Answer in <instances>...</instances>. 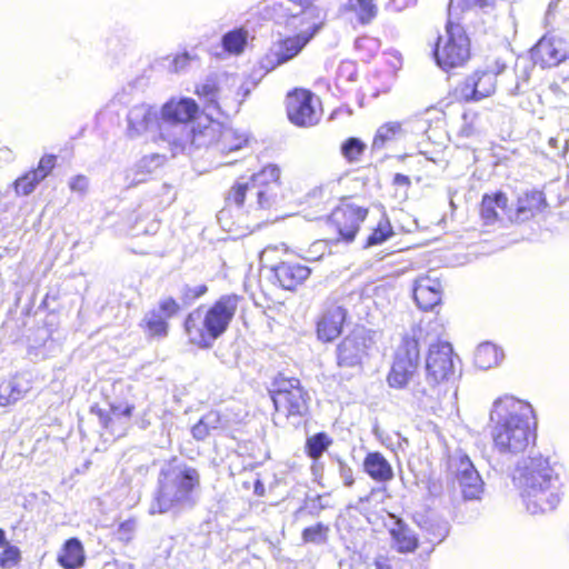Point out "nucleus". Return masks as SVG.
<instances>
[{"instance_id": "nucleus-1", "label": "nucleus", "mask_w": 569, "mask_h": 569, "mask_svg": "<svg viewBox=\"0 0 569 569\" xmlns=\"http://www.w3.org/2000/svg\"><path fill=\"white\" fill-rule=\"evenodd\" d=\"M489 421L493 449L511 459L525 452L536 439V417L531 405L506 395L492 403Z\"/></svg>"}, {"instance_id": "nucleus-2", "label": "nucleus", "mask_w": 569, "mask_h": 569, "mask_svg": "<svg viewBox=\"0 0 569 569\" xmlns=\"http://www.w3.org/2000/svg\"><path fill=\"white\" fill-rule=\"evenodd\" d=\"M516 479L526 509L532 515L556 509L563 496L565 482L559 468L542 456L525 461Z\"/></svg>"}, {"instance_id": "nucleus-3", "label": "nucleus", "mask_w": 569, "mask_h": 569, "mask_svg": "<svg viewBox=\"0 0 569 569\" xmlns=\"http://www.w3.org/2000/svg\"><path fill=\"white\" fill-rule=\"evenodd\" d=\"M238 305V296L227 295L208 308L194 309L184 321L189 341L200 348H211L213 342L227 331Z\"/></svg>"}, {"instance_id": "nucleus-4", "label": "nucleus", "mask_w": 569, "mask_h": 569, "mask_svg": "<svg viewBox=\"0 0 569 569\" xmlns=\"http://www.w3.org/2000/svg\"><path fill=\"white\" fill-rule=\"evenodd\" d=\"M455 355L450 343H430L426 357V383L412 388V397L423 408H433L447 391L448 382L455 377Z\"/></svg>"}, {"instance_id": "nucleus-5", "label": "nucleus", "mask_w": 569, "mask_h": 569, "mask_svg": "<svg viewBox=\"0 0 569 569\" xmlns=\"http://www.w3.org/2000/svg\"><path fill=\"white\" fill-rule=\"evenodd\" d=\"M431 329V321L420 320L402 332L387 376L389 387L403 389L415 377L420 366L421 345L427 343Z\"/></svg>"}, {"instance_id": "nucleus-6", "label": "nucleus", "mask_w": 569, "mask_h": 569, "mask_svg": "<svg viewBox=\"0 0 569 569\" xmlns=\"http://www.w3.org/2000/svg\"><path fill=\"white\" fill-rule=\"evenodd\" d=\"M199 485V472L194 468L177 460L170 461L161 469L159 490L150 506V512L163 513L189 502Z\"/></svg>"}, {"instance_id": "nucleus-7", "label": "nucleus", "mask_w": 569, "mask_h": 569, "mask_svg": "<svg viewBox=\"0 0 569 569\" xmlns=\"http://www.w3.org/2000/svg\"><path fill=\"white\" fill-rule=\"evenodd\" d=\"M280 171L276 166H267L250 178L241 177L232 186L227 201L237 207L248 203L249 210L269 209L276 201Z\"/></svg>"}, {"instance_id": "nucleus-8", "label": "nucleus", "mask_w": 569, "mask_h": 569, "mask_svg": "<svg viewBox=\"0 0 569 569\" xmlns=\"http://www.w3.org/2000/svg\"><path fill=\"white\" fill-rule=\"evenodd\" d=\"M460 2L463 0L449 1L446 32L438 38L435 49L437 64L445 71L462 67L470 58L469 38L458 22Z\"/></svg>"}, {"instance_id": "nucleus-9", "label": "nucleus", "mask_w": 569, "mask_h": 569, "mask_svg": "<svg viewBox=\"0 0 569 569\" xmlns=\"http://www.w3.org/2000/svg\"><path fill=\"white\" fill-rule=\"evenodd\" d=\"M272 387L271 398L276 409L273 415L274 423L296 426L308 409L307 393L302 389L300 381L296 378L278 376Z\"/></svg>"}, {"instance_id": "nucleus-10", "label": "nucleus", "mask_w": 569, "mask_h": 569, "mask_svg": "<svg viewBox=\"0 0 569 569\" xmlns=\"http://www.w3.org/2000/svg\"><path fill=\"white\" fill-rule=\"evenodd\" d=\"M321 22L312 21L296 36L287 37L279 41L268 53L261 59V68L271 71L278 66L293 59L298 56L307 43L318 33Z\"/></svg>"}, {"instance_id": "nucleus-11", "label": "nucleus", "mask_w": 569, "mask_h": 569, "mask_svg": "<svg viewBox=\"0 0 569 569\" xmlns=\"http://www.w3.org/2000/svg\"><path fill=\"white\" fill-rule=\"evenodd\" d=\"M505 66L496 70L476 71L459 86L457 92L463 101H479L495 93L497 87L496 77L503 70Z\"/></svg>"}, {"instance_id": "nucleus-12", "label": "nucleus", "mask_w": 569, "mask_h": 569, "mask_svg": "<svg viewBox=\"0 0 569 569\" xmlns=\"http://www.w3.org/2000/svg\"><path fill=\"white\" fill-rule=\"evenodd\" d=\"M317 99L305 89H297L288 94L287 112L290 121L300 127L313 126L319 119L316 109Z\"/></svg>"}, {"instance_id": "nucleus-13", "label": "nucleus", "mask_w": 569, "mask_h": 569, "mask_svg": "<svg viewBox=\"0 0 569 569\" xmlns=\"http://www.w3.org/2000/svg\"><path fill=\"white\" fill-rule=\"evenodd\" d=\"M532 57L542 68L557 67L569 58V40L559 36H545L536 44Z\"/></svg>"}, {"instance_id": "nucleus-14", "label": "nucleus", "mask_w": 569, "mask_h": 569, "mask_svg": "<svg viewBox=\"0 0 569 569\" xmlns=\"http://www.w3.org/2000/svg\"><path fill=\"white\" fill-rule=\"evenodd\" d=\"M367 209L351 203H345L333 210L330 220L341 239L352 241L360 224L367 217Z\"/></svg>"}, {"instance_id": "nucleus-15", "label": "nucleus", "mask_w": 569, "mask_h": 569, "mask_svg": "<svg viewBox=\"0 0 569 569\" xmlns=\"http://www.w3.org/2000/svg\"><path fill=\"white\" fill-rule=\"evenodd\" d=\"M451 468L455 469L463 497L466 499H479L483 482L471 460L465 455H459L452 458Z\"/></svg>"}, {"instance_id": "nucleus-16", "label": "nucleus", "mask_w": 569, "mask_h": 569, "mask_svg": "<svg viewBox=\"0 0 569 569\" xmlns=\"http://www.w3.org/2000/svg\"><path fill=\"white\" fill-rule=\"evenodd\" d=\"M127 131L131 138H136L148 133L154 129H159L161 118L154 107L141 103L133 106L127 117Z\"/></svg>"}, {"instance_id": "nucleus-17", "label": "nucleus", "mask_w": 569, "mask_h": 569, "mask_svg": "<svg viewBox=\"0 0 569 569\" xmlns=\"http://www.w3.org/2000/svg\"><path fill=\"white\" fill-rule=\"evenodd\" d=\"M134 407L128 402L112 403L110 411L104 412L102 409H92L98 416L100 423L103 428L110 430L117 437L126 433L130 426V418Z\"/></svg>"}, {"instance_id": "nucleus-18", "label": "nucleus", "mask_w": 569, "mask_h": 569, "mask_svg": "<svg viewBox=\"0 0 569 569\" xmlns=\"http://www.w3.org/2000/svg\"><path fill=\"white\" fill-rule=\"evenodd\" d=\"M160 138L168 142L173 153L183 151L194 143V131L191 123L161 121L159 124Z\"/></svg>"}, {"instance_id": "nucleus-19", "label": "nucleus", "mask_w": 569, "mask_h": 569, "mask_svg": "<svg viewBox=\"0 0 569 569\" xmlns=\"http://www.w3.org/2000/svg\"><path fill=\"white\" fill-rule=\"evenodd\" d=\"M442 286L430 273L419 277L413 288V298L420 309L430 310L441 301Z\"/></svg>"}, {"instance_id": "nucleus-20", "label": "nucleus", "mask_w": 569, "mask_h": 569, "mask_svg": "<svg viewBox=\"0 0 569 569\" xmlns=\"http://www.w3.org/2000/svg\"><path fill=\"white\" fill-rule=\"evenodd\" d=\"M368 343L365 335L356 332L346 337L338 347V363L342 367L360 365L367 355Z\"/></svg>"}, {"instance_id": "nucleus-21", "label": "nucleus", "mask_w": 569, "mask_h": 569, "mask_svg": "<svg viewBox=\"0 0 569 569\" xmlns=\"http://www.w3.org/2000/svg\"><path fill=\"white\" fill-rule=\"evenodd\" d=\"M315 0H281L272 6V18L279 23H288L290 19L301 16V24H306L310 16V7Z\"/></svg>"}, {"instance_id": "nucleus-22", "label": "nucleus", "mask_w": 569, "mask_h": 569, "mask_svg": "<svg viewBox=\"0 0 569 569\" xmlns=\"http://www.w3.org/2000/svg\"><path fill=\"white\" fill-rule=\"evenodd\" d=\"M197 112L198 106L192 99H172L162 107L161 121L190 123Z\"/></svg>"}, {"instance_id": "nucleus-23", "label": "nucleus", "mask_w": 569, "mask_h": 569, "mask_svg": "<svg viewBox=\"0 0 569 569\" xmlns=\"http://www.w3.org/2000/svg\"><path fill=\"white\" fill-rule=\"evenodd\" d=\"M545 198L540 191L526 192L518 198L517 207L508 213L510 221H525L541 211L545 207Z\"/></svg>"}, {"instance_id": "nucleus-24", "label": "nucleus", "mask_w": 569, "mask_h": 569, "mask_svg": "<svg viewBox=\"0 0 569 569\" xmlns=\"http://www.w3.org/2000/svg\"><path fill=\"white\" fill-rule=\"evenodd\" d=\"M508 199L502 192L493 196H483L480 208V216L486 226H492L503 219L508 218L510 210L507 207Z\"/></svg>"}, {"instance_id": "nucleus-25", "label": "nucleus", "mask_w": 569, "mask_h": 569, "mask_svg": "<svg viewBox=\"0 0 569 569\" xmlns=\"http://www.w3.org/2000/svg\"><path fill=\"white\" fill-rule=\"evenodd\" d=\"M274 273L283 289L292 290L309 278L311 270L300 263L281 262Z\"/></svg>"}, {"instance_id": "nucleus-26", "label": "nucleus", "mask_w": 569, "mask_h": 569, "mask_svg": "<svg viewBox=\"0 0 569 569\" xmlns=\"http://www.w3.org/2000/svg\"><path fill=\"white\" fill-rule=\"evenodd\" d=\"M346 318V311L341 307H332L327 310L318 322V337L323 341H331L336 339L342 328Z\"/></svg>"}, {"instance_id": "nucleus-27", "label": "nucleus", "mask_w": 569, "mask_h": 569, "mask_svg": "<svg viewBox=\"0 0 569 569\" xmlns=\"http://www.w3.org/2000/svg\"><path fill=\"white\" fill-rule=\"evenodd\" d=\"M365 471L376 481L387 482L393 478L389 461L380 452H370L363 461Z\"/></svg>"}, {"instance_id": "nucleus-28", "label": "nucleus", "mask_w": 569, "mask_h": 569, "mask_svg": "<svg viewBox=\"0 0 569 569\" xmlns=\"http://www.w3.org/2000/svg\"><path fill=\"white\" fill-rule=\"evenodd\" d=\"M58 562L64 569H78L84 562V550L82 543L77 538H70L62 546Z\"/></svg>"}, {"instance_id": "nucleus-29", "label": "nucleus", "mask_w": 569, "mask_h": 569, "mask_svg": "<svg viewBox=\"0 0 569 569\" xmlns=\"http://www.w3.org/2000/svg\"><path fill=\"white\" fill-rule=\"evenodd\" d=\"M503 359V351L491 342L480 343L476 351L473 361L481 370H488L498 366Z\"/></svg>"}, {"instance_id": "nucleus-30", "label": "nucleus", "mask_w": 569, "mask_h": 569, "mask_svg": "<svg viewBox=\"0 0 569 569\" xmlns=\"http://www.w3.org/2000/svg\"><path fill=\"white\" fill-rule=\"evenodd\" d=\"M226 428L227 422L221 415L218 411H209L192 427L191 432L196 440H204L212 431Z\"/></svg>"}, {"instance_id": "nucleus-31", "label": "nucleus", "mask_w": 569, "mask_h": 569, "mask_svg": "<svg viewBox=\"0 0 569 569\" xmlns=\"http://www.w3.org/2000/svg\"><path fill=\"white\" fill-rule=\"evenodd\" d=\"M395 546L399 552H412L418 547V538L401 521H397L396 526L390 530Z\"/></svg>"}, {"instance_id": "nucleus-32", "label": "nucleus", "mask_w": 569, "mask_h": 569, "mask_svg": "<svg viewBox=\"0 0 569 569\" xmlns=\"http://www.w3.org/2000/svg\"><path fill=\"white\" fill-rule=\"evenodd\" d=\"M248 142V138L243 133H239L233 129H227L221 133L218 142L221 152H233L242 149Z\"/></svg>"}, {"instance_id": "nucleus-33", "label": "nucleus", "mask_w": 569, "mask_h": 569, "mask_svg": "<svg viewBox=\"0 0 569 569\" xmlns=\"http://www.w3.org/2000/svg\"><path fill=\"white\" fill-rule=\"evenodd\" d=\"M402 132V124L398 121H390L380 126L372 141L373 149H381L387 142L396 139Z\"/></svg>"}, {"instance_id": "nucleus-34", "label": "nucleus", "mask_w": 569, "mask_h": 569, "mask_svg": "<svg viewBox=\"0 0 569 569\" xmlns=\"http://www.w3.org/2000/svg\"><path fill=\"white\" fill-rule=\"evenodd\" d=\"M41 181L38 174L31 169L16 179L11 187L17 197H26L31 194Z\"/></svg>"}, {"instance_id": "nucleus-35", "label": "nucleus", "mask_w": 569, "mask_h": 569, "mask_svg": "<svg viewBox=\"0 0 569 569\" xmlns=\"http://www.w3.org/2000/svg\"><path fill=\"white\" fill-rule=\"evenodd\" d=\"M247 39L248 32L246 30H232L223 36L222 46L229 53L239 54L243 51Z\"/></svg>"}, {"instance_id": "nucleus-36", "label": "nucleus", "mask_w": 569, "mask_h": 569, "mask_svg": "<svg viewBox=\"0 0 569 569\" xmlns=\"http://www.w3.org/2000/svg\"><path fill=\"white\" fill-rule=\"evenodd\" d=\"M348 7L357 14L361 23L370 22L377 14L375 0H349Z\"/></svg>"}, {"instance_id": "nucleus-37", "label": "nucleus", "mask_w": 569, "mask_h": 569, "mask_svg": "<svg viewBox=\"0 0 569 569\" xmlns=\"http://www.w3.org/2000/svg\"><path fill=\"white\" fill-rule=\"evenodd\" d=\"M197 94L203 98L207 103L216 107H219V101L222 99L221 88L214 79H207L199 86Z\"/></svg>"}, {"instance_id": "nucleus-38", "label": "nucleus", "mask_w": 569, "mask_h": 569, "mask_svg": "<svg viewBox=\"0 0 569 569\" xmlns=\"http://www.w3.org/2000/svg\"><path fill=\"white\" fill-rule=\"evenodd\" d=\"M7 380L17 401L31 390V379L28 373H16Z\"/></svg>"}, {"instance_id": "nucleus-39", "label": "nucleus", "mask_w": 569, "mask_h": 569, "mask_svg": "<svg viewBox=\"0 0 569 569\" xmlns=\"http://www.w3.org/2000/svg\"><path fill=\"white\" fill-rule=\"evenodd\" d=\"M331 445V439L323 432L317 433L307 440V451L313 459H318Z\"/></svg>"}, {"instance_id": "nucleus-40", "label": "nucleus", "mask_w": 569, "mask_h": 569, "mask_svg": "<svg viewBox=\"0 0 569 569\" xmlns=\"http://www.w3.org/2000/svg\"><path fill=\"white\" fill-rule=\"evenodd\" d=\"M392 234V229L387 220H381L367 239V247L377 246L386 241Z\"/></svg>"}, {"instance_id": "nucleus-41", "label": "nucleus", "mask_w": 569, "mask_h": 569, "mask_svg": "<svg viewBox=\"0 0 569 569\" xmlns=\"http://www.w3.org/2000/svg\"><path fill=\"white\" fill-rule=\"evenodd\" d=\"M147 327H148L150 335H152V336H157V337L167 336V332H168L167 320L158 312H151L147 317Z\"/></svg>"}, {"instance_id": "nucleus-42", "label": "nucleus", "mask_w": 569, "mask_h": 569, "mask_svg": "<svg viewBox=\"0 0 569 569\" xmlns=\"http://www.w3.org/2000/svg\"><path fill=\"white\" fill-rule=\"evenodd\" d=\"M4 547V550L0 555V567L11 569L20 562L21 553L18 547L11 546L8 542Z\"/></svg>"}, {"instance_id": "nucleus-43", "label": "nucleus", "mask_w": 569, "mask_h": 569, "mask_svg": "<svg viewBox=\"0 0 569 569\" xmlns=\"http://www.w3.org/2000/svg\"><path fill=\"white\" fill-rule=\"evenodd\" d=\"M365 144L357 138L348 139L341 147L342 154L349 161H356L363 152Z\"/></svg>"}, {"instance_id": "nucleus-44", "label": "nucleus", "mask_w": 569, "mask_h": 569, "mask_svg": "<svg viewBox=\"0 0 569 569\" xmlns=\"http://www.w3.org/2000/svg\"><path fill=\"white\" fill-rule=\"evenodd\" d=\"M328 528L322 523L308 527L302 532V539L305 542L322 543L326 541Z\"/></svg>"}, {"instance_id": "nucleus-45", "label": "nucleus", "mask_w": 569, "mask_h": 569, "mask_svg": "<svg viewBox=\"0 0 569 569\" xmlns=\"http://www.w3.org/2000/svg\"><path fill=\"white\" fill-rule=\"evenodd\" d=\"M57 158L52 154H44L39 160L38 167L32 169L38 177L43 181L56 167Z\"/></svg>"}, {"instance_id": "nucleus-46", "label": "nucleus", "mask_w": 569, "mask_h": 569, "mask_svg": "<svg viewBox=\"0 0 569 569\" xmlns=\"http://www.w3.org/2000/svg\"><path fill=\"white\" fill-rule=\"evenodd\" d=\"M357 74V67L352 61H343L338 68L339 80L352 82L356 81Z\"/></svg>"}, {"instance_id": "nucleus-47", "label": "nucleus", "mask_w": 569, "mask_h": 569, "mask_svg": "<svg viewBox=\"0 0 569 569\" xmlns=\"http://www.w3.org/2000/svg\"><path fill=\"white\" fill-rule=\"evenodd\" d=\"M159 309L161 312V316L166 319L173 317L176 313H178L180 306L178 302L172 298H166L160 301Z\"/></svg>"}, {"instance_id": "nucleus-48", "label": "nucleus", "mask_w": 569, "mask_h": 569, "mask_svg": "<svg viewBox=\"0 0 569 569\" xmlns=\"http://www.w3.org/2000/svg\"><path fill=\"white\" fill-rule=\"evenodd\" d=\"M16 402V397L11 391L8 380L0 381V407H7Z\"/></svg>"}, {"instance_id": "nucleus-49", "label": "nucleus", "mask_w": 569, "mask_h": 569, "mask_svg": "<svg viewBox=\"0 0 569 569\" xmlns=\"http://www.w3.org/2000/svg\"><path fill=\"white\" fill-rule=\"evenodd\" d=\"M88 187L89 181L87 177L81 174L72 177L69 181V188L71 189V191L77 192L81 196L86 194Z\"/></svg>"}, {"instance_id": "nucleus-50", "label": "nucleus", "mask_w": 569, "mask_h": 569, "mask_svg": "<svg viewBox=\"0 0 569 569\" xmlns=\"http://www.w3.org/2000/svg\"><path fill=\"white\" fill-rule=\"evenodd\" d=\"M136 522L133 520H127L120 523L117 533L120 540L129 541L132 538Z\"/></svg>"}, {"instance_id": "nucleus-51", "label": "nucleus", "mask_w": 569, "mask_h": 569, "mask_svg": "<svg viewBox=\"0 0 569 569\" xmlns=\"http://www.w3.org/2000/svg\"><path fill=\"white\" fill-rule=\"evenodd\" d=\"M190 57L188 53H182L172 59V70L178 72L189 63Z\"/></svg>"}, {"instance_id": "nucleus-52", "label": "nucleus", "mask_w": 569, "mask_h": 569, "mask_svg": "<svg viewBox=\"0 0 569 569\" xmlns=\"http://www.w3.org/2000/svg\"><path fill=\"white\" fill-rule=\"evenodd\" d=\"M160 163V156L158 154H151L150 157H144L141 159L139 167L147 168L148 171H150V166L154 164V167L159 166Z\"/></svg>"}, {"instance_id": "nucleus-53", "label": "nucleus", "mask_w": 569, "mask_h": 569, "mask_svg": "<svg viewBox=\"0 0 569 569\" xmlns=\"http://www.w3.org/2000/svg\"><path fill=\"white\" fill-rule=\"evenodd\" d=\"M206 291H207V287L204 284H200L194 288H188L186 296H187V298H190V299H197V298L201 297L202 295H204Z\"/></svg>"}, {"instance_id": "nucleus-54", "label": "nucleus", "mask_w": 569, "mask_h": 569, "mask_svg": "<svg viewBox=\"0 0 569 569\" xmlns=\"http://www.w3.org/2000/svg\"><path fill=\"white\" fill-rule=\"evenodd\" d=\"M376 569H392L389 560L385 557H378L375 560Z\"/></svg>"}, {"instance_id": "nucleus-55", "label": "nucleus", "mask_w": 569, "mask_h": 569, "mask_svg": "<svg viewBox=\"0 0 569 569\" xmlns=\"http://www.w3.org/2000/svg\"><path fill=\"white\" fill-rule=\"evenodd\" d=\"M395 182H396L397 184H406V186H407V184H409V183H410V180H409V178H408L407 176L401 174V173H397V174L395 176Z\"/></svg>"}, {"instance_id": "nucleus-56", "label": "nucleus", "mask_w": 569, "mask_h": 569, "mask_svg": "<svg viewBox=\"0 0 569 569\" xmlns=\"http://www.w3.org/2000/svg\"><path fill=\"white\" fill-rule=\"evenodd\" d=\"M0 152H3L4 159L7 161L12 160V151L10 149H8V148L0 149Z\"/></svg>"}, {"instance_id": "nucleus-57", "label": "nucleus", "mask_w": 569, "mask_h": 569, "mask_svg": "<svg viewBox=\"0 0 569 569\" xmlns=\"http://www.w3.org/2000/svg\"><path fill=\"white\" fill-rule=\"evenodd\" d=\"M393 6L397 10H401L407 6V3L401 2V0H393Z\"/></svg>"}, {"instance_id": "nucleus-58", "label": "nucleus", "mask_w": 569, "mask_h": 569, "mask_svg": "<svg viewBox=\"0 0 569 569\" xmlns=\"http://www.w3.org/2000/svg\"><path fill=\"white\" fill-rule=\"evenodd\" d=\"M7 545V540H6V533L4 531L0 528V548L6 546Z\"/></svg>"}, {"instance_id": "nucleus-59", "label": "nucleus", "mask_w": 569, "mask_h": 569, "mask_svg": "<svg viewBox=\"0 0 569 569\" xmlns=\"http://www.w3.org/2000/svg\"><path fill=\"white\" fill-rule=\"evenodd\" d=\"M352 482H353V480H352V478H351V477H346L345 483H346L347 486H351V485H352Z\"/></svg>"}, {"instance_id": "nucleus-60", "label": "nucleus", "mask_w": 569, "mask_h": 569, "mask_svg": "<svg viewBox=\"0 0 569 569\" xmlns=\"http://www.w3.org/2000/svg\"><path fill=\"white\" fill-rule=\"evenodd\" d=\"M445 535H446V529H443V532L439 535V539L438 540L442 541V538L445 537Z\"/></svg>"}]
</instances>
